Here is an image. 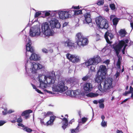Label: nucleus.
I'll return each mask as SVG.
<instances>
[{"label": "nucleus", "mask_w": 133, "mask_h": 133, "mask_svg": "<svg viewBox=\"0 0 133 133\" xmlns=\"http://www.w3.org/2000/svg\"><path fill=\"white\" fill-rule=\"evenodd\" d=\"M60 27L61 25L58 20L53 18L48 22L43 23L41 28L44 35L47 36H52L54 34L52 29L59 28Z\"/></svg>", "instance_id": "f257e3e1"}, {"label": "nucleus", "mask_w": 133, "mask_h": 133, "mask_svg": "<svg viewBox=\"0 0 133 133\" xmlns=\"http://www.w3.org/2000/svg\"><path fill=\"white\" fill-rule=\"evenodd\" d=\"M129 41L128 39H124L120 41L118 44H114L113 45V48L115 50L116 55L118 57V59L117 63L116 66L118 69V71L117 72L114 76V77L116 78H117L119 75V71L120 70V65L121 64V57L118 56L119 52L120 51L122 48L124 46L123 49L122 50V52L123 54H125L124 50L126 46H128V43Z\"/></svg>", "instance_id": "f03ea898"}, {"label": "nucleus", "mask_w": 133, "mask_h": 133, "mask_svg": "<svg viewBox=\"0 0 133 133\" xmlns=\"http://www.w3.org/2000/svg\"><path fill=\"white\" fill-rule=\"evenodd\" d=\"M25 74L26 76L31 77L33 74L35 73L37 70L42 68V65L38 63H31L29 60H26L25 65Z\"/></svg>", "instance_id": "7ed1b4c3"}, {"label": "nucleus", "mask_w": 133, "mask_h": 133, "mask_svg": "<svg viewBox=\"0 0 133 133\" xmlns=\"http://www.w3.org/2000/svg\"><path fill=\"white\" fill-rule=\"evenodd\" d=\"M113 79L110 78L106 79L105 81L103 79L99 83L100 84L98 86V90L97 92L99 91L102 92H104L110 91L113 87Z\"/></svg>", "instance_id": "20e7f679"}, {"label": "nucleus", "mask_w": 133, "mask_h": 133, "mask_svg": "<svg viewBox=\"0 0 133 133\" xmlns=\"http://www.w3.org/2000/svg\"><path fill=\"white\" fill-rule=\"evenodd\" d=\"M101 61V59L100 57L97 55L89 59L83 64L88 67L91 65L89 69L91 72H94L95 71V65L97 64Z\"/></svg>", "instance_id": "39448f33"}, {"label": "nucleus", "mask_w": 133, "mask_h": 133, "mask_svg": "<svg viewBox=\"0 0 133 133\" xmlns=\"http://www.w3.org/2000/svg\"><path fill=\"white\" fill-rule=\"evenodd\" d=\"M107 71V69L105 66L103 65L100 66L96 76V82L99 83L103 79H105Z\"/></svg>", "instance_id": "423d86ee"}, {"label": "nucleus", "mask_w": 133, "mask_h": 133, "mask_svg": "<svg viewBox=\"0 0 133 133\" xmlns=\"http://www.w3.org/2000/svg\"><path fill=\"white\" fill-rule=\"evenodd\" d=\"M76 43L79 47L84 46L88 43V39L85 37L81 32H79L76 34Z\"/></svg>", "instance_id": "0eeeda50"}, {"label": "nucleus", "mask_w": 133, "mask_h": 133, "mask_svg": "<svg viewBox=\"0 0 133 133\" xmlns=\"http://www.w3.org/2000/svg\"><path fill=\"white\" fill-rule=\"evenodd\" d=\"M58 73V72H55L53 71L49 75L45 76L44 82L49 84L54 83L56 78H59L60 76L59 74L57 75Z\"/></svg>", "instance_id": "6e6552de"}, {"label": "nucleus", "mask_w": 133, "mask_h": 133, "mask_svg": "<svg viewBox=\"0 0 133 133\" xmlns=\"http://www.w3.org/2000/svg\"><path fill=\"white\" fill-rule=\"evenodd\" d=\"M66 83L64 81L60 80L58 81L57 84L54 85L52 87L53 91L62 93L66 90L68 88L65 85Z\"/></svg>", "instance_id": "1a4fd4ad"}, {"label": "nucleus", "mask_w": 133, "mask_h": 133, "mask_svg": "<svg viewBox=\"0 0 133 133\" xmlns=\"http://www.w3.org/2000/svg\"><path fill=\"white\" fill-rule=\"evenodd\" d=\"M56 13H57L59 18L62 20H65L71 17V10L64 9L54 11Z\"/></svg>", "instance_id": "9d476101"}, {"label": "nucleus", "mask_w": 133, "mask_h": 133, "mask_svg": "<svg viewBox=\"0 0 133 133\" xmlns=\"http://www.w3.org/2000/svg\"><path fill=\"white\" fill-rule=\"evenodd\" d=\"M96 22L98 26L101 28L107 29L108 28V22L106 19H103L101 17H97Z\"/></svg>", "instance_id": "9b49d317"}, {"label": "nucleus", "mask_w": 133, "mask_h": 133, "mask_svg": "<svg viewBox=\"0 0 133 133\" xmlns=\"http://www.w3.org/2000/svg\"><path fill=\"white\" fill-rule=\"evenodd\" d=\"M39 27L38 26H35L30 28L29 31V35L32 37H38L41 35V33Z\"/></svg>", "instance_id": "f8f14e48"}, {"label": "nucleus", "mask_w": 133, "mask_h": 133, "mask_svg": "<svg viewBox=\"0 0 133 133\" xmlns=\"http://www.w3.org/2000/svg\"><path fill=\"white\" fill-rule=\"evenodd\" d=\"M66 56L68 59L73 63H77L81 61L80 56L76 54H71L68 53L66 55Z\"/></svg>", "instance_id": "ddd939ff"}, {"label": "nucleus", "mask_w": 133, "mask_h": 133, "mask_svg": "<svg viewBox=\"0 0 133 133\" xmlns=\"http://www.w3.org/2000/svg\"><path fill=\"white\" fill-rule=\"evenodd\" d=\"M26 58H28L29 56V53L34 52V49L31 45V42L30 39L29 38H26Z\"/></svg>", "instance_id": "4468645a"}, {"label": "nucleus", "mask_w": 133, "mask_h": 133, "mask_svg": "<svg viewBox=\"0 0 133 133\" xmlns=\"http://www.w3.org/2000/svg\"><path fill=\"white\" fill-rule=\"evenodd\" d=\"M93 87L92 84L90 83H85L83 86V89L85 93H88L92 89Z\"/></svg>", "instance_id": "2eb2a0df"}, {"label": "nucleus", "mask_w": 133, "mask_h": 133, "mask_svg": "<svg viewBox=\"0 0 133 133\" xmlns=\"http://www.w3.org/2000/svg\"><path fill=\"white\" fill-rule=\"evenodd\" d=\"M105 38L107 42L109 44H110L112 42L110 40L113 37V35L111 33L107 32L104 35Z\"/></svg>", "instance_id": "dca6fc26"}, {"label": "nucleus", "mask_w": 133, "mask_h": 133, "mask_svg": "<svg viewBox=\"0 0 133 133\" xmlns=\"http://www.w3.org/2000/svg\"><path fill=\"white\" fill-rule=\"evenodd\" d=\"M39 86L38 87H39L40 88L45 91L48 93L50 94H54L55 93L54 92L52 91H48L47 90L44 89L45 88H46L47 87V83L44 82H42L39 83Z\"/></svg>", "instance_id": "f3484780"}, {"label": "nucleus", "mask_w": 133, "mask_h": 133, "mask_svg": "<svg viewBox=\"0 0 133 133\" xmlns=\"http://www.w3.org/2000/svg\"><path fill=\"white\" fill-rule=\"evenodd\" d=\"M84 16V23H89L91 22V19L90 18L91 15L90 12H87L85 13Z\"/></svg>", "instance_id": "a211bd4d"}, {"label": "nucleus", "mask_w": 133, "mask_h": 133, "mask_svg": "<svg viewBox=\"0 0 133 133\" xmlns=\"http://www.w3.org/2000/svg\"><path fill=\"white\" fill-rule=\"evenodd\" d=\"M62 43L65 46L69 47L74 46V43H72L71 40L68 39L62 42Z\"/></svg>", "instance_id": "6ab92c4d"}, {"label": "nucleus", "mask_w": 133, "mask_h": 133, "mask_svg": "<svg viewBox=\"0 0 133 133\" xmlns=\"http://www.w3.org/2000/svg\"><path fill=\"white\" fill-rule=\"evenodd\" d=\"M30 60H33L35 61L39 60L41 58L40 56L38 55L35 53H32L29 58Z\"/></svg>", "instance_id": "aec40b11"}, {"label": "nucleus", "mask_w": 133, "mask_h": 133, "mask_svg": "<svg viewBox=\"0 0 133 133\" xmlns=\"http://www.w3.org/2000/svg\"><path fill=\"white\" fill-rule=\"evenodd\" d=\"M32 111L30 110H28L24 111L22 114V116H25V118L27 119L30 117L29 114L32 113Z\"/></svg>", "instance_id": "412c9836"}, {"label": "nucleus", "mask_w": 133, "mask_h": 133, "mask_svg": "<svg viewBox=\"0 0 133 133\" xmlns=\"http://www.w3.org/2000/svg\"><path fill=\"white\" fill-rule=\"evenodd\" d=\"M62 122L63 125L62 127L64 130H65L68 124V120L65 118H64L63 119H62Z\"/></svg>", "instance_id": "4be33fe9"}, {"label": "nucleus", "mask_w": 133, "mask_h": 133, "mask_svg": "<svg viewBox=\"0 0 133 133\" xmlns=\"http://www.w3.org/2000/svg\"><path fill=\"white\" fill-rule=\"evenodd\" d=\"M45 77V75L42 74H40L38 75V77L37 78V79L39 83L44 82Z\"/></svg>", "instance_id": "5701e85b"}, {"label": "nucleus", "mask_w": 133, "mask_h": 133, "mask_svg": "<svg viewBox=\"0 0 133 133\" xmlns=\"http://www.w3.org/2000/svg\"><path fill=\"white\" fill-rule=\"evenodd\" d=\"M130 93H131V97L132 99H133V88L131 86L130 87V90L128 91H126L123 94V95L126 96L127 94Z\"/></svg>", "instance_id": "b1692460"}, {"label": "nucleus", "mask_w": 133, "mask_h": 133, "mask_svg": "<svg viewBox=\"0 0 133 133\" xmlns=\"http://www.w3.org/2000/svg\"><path fill=\"white\" fill-rule=\"evenodd\" d=\"M55 117L54 116H51L50 117V119L49 121H48L46 124L47 125H51L53 124L54 121Z\"/></svg>", "instance_id": "393cba45"}, {"label": "nucleus", "mask_w": 133, "mask_h": 133, "mask_svg": "<svg viewBox=\"0 0 133 133\" xmlns=\"http://www.w3.org/2000/svg\"><path fill=\"white\" fill-rule=\"evenodd\" d=\"M72 97H77L80 94L79 90H72Z\"/></svg>", "instance_id": "a878e982"}, {"label": "nucleus", "mask_w": 133, "mask_h": 133, "mask_svg": "<svg viewBox=\"0 0 133 133\" xmlns=\"http://www.w3.org/2000/svg\"><path fill=\"white\" fill-rule=\"evenodd\" d=\"M54 11H42V12L44 13L45 14V16H49L51 14H53L52 15H54L55 14V12Z\"/></svg>", "instance_id": "bb28decb"}, {"label": "nucleus", "mask_w": 133, "mask_h": 133, "mask_svg": "<svg viewBox=\"0 0 133 133\" xmlns=\"http://www.w3.org/2000/svg\"><path fill=\"white\" fill-rule=\"evenodd\" d=\"M102 95V94L100 93H94L91 92L87 94V96L88 97H95L97 96L98 95Z\"/></svg>", "instance_id": "cd10ccee"}, {"label": "nucleus", "mask_w": 133, "mask_h": 133, "mask_svg": "<svg viewBox=\"0 0 133 133\" xmlns=\"http://www.w3.org/2000/svg\"><path fill=\"white\" fill-rule=\"evenodd\" d=\"M52 114L53 112H48L47 113L45 112H43L41 114L42 118H44L45 117L48 116Z\"/></svg>", "instance_id": "c85d7f7f"}, {"label": "nucleus", "mask_w": 133, "mask_h": 133, "mask_svg": "<svg viewBox=\"0 0 133 133\" xmlns=\"http://www.w3.org/2000/svg\"><path fill=\"white\" fill-rule=\"evenodd\" d=\"M75 81V78H68L66 80V82L67 83L66 85H70V84L73 83Z\"/></svg>", "instance_id": "c756f323"}, {"label": "nucleus", "mask_w": 133, "mask_h": 133, "mask_svg": "<svg viewBox=\"0 0 133 133\" xmlns=\"http://www.w3.org/2000/svg\"><path fill=\"white\" fill-rule=\"evenodd\" d=\"M71 14H74L75 15H78V14H81L82 13V10H71Z\"/></svg>", "instance_id": "7c9ffc66"}, {"label": "nucleus", "mask_w": 133, "mask_h": 133, "mask_svg": "<svg viewBox=\"0 0 133 133\" xmlns=\"http://www.w3.org/2000/svg\"><path fill=\"white\" fill-rule=\"evenodd\" d=\"M119 33L121 37H123L126 34L127 32L125 30L121 29L119 31Z\"/></svg>", "instance_id": "2f4dec72"}, {"label": "nucleus", "mask_w": 133, "mask_h": 133, "mask_svg": "<svg viewBox=\"0 0 133 133\" xmlns=\"http://www.w3.org/2000/svg\"><path fill=\"white\" fill-rule=\"evenodd\" d=\"M112 21L114 25H116L118 22V18L116 17L114 18L113 19Z\"/></svg>", "instance_id": "473e14b6"}, {"label": "nucleus", "mask_w": 133, "mask_h": 133, "mask_svg": "<svg viewBox=\"0 0 133 133\" xmlns=\"http://www.w3.org/2000/svg\"><path fill=\"white\" fill-rule=\"evenodd\" d=\"M31 85L32 87H33V88L34 89H35V90L37 91L38 93H40V94H42V92L41 91L39 90V89H37L35 86L33 84H31Z\"/></svg>", "instance_id": "72a5a7b5"}, {"label": "nucleus", "mask_w": 133, "mask_h": 133, "mask_svg": "<svg viewBox=\"0 0 133 133\" xmlns=\"http://www.w3.org/2000/svg\"><path fill=\"white\" fill-rule=\"evenodd\" d=\"M104 3V0H101L98 1L97 3V4L98 5H103Z\"/></svg>", "instance_id": "f704fd0d"}, {"label": "nucleus", "mask_w": 133, "mask_h": 133, "mask_svg": "<svg viewBox=\"0 0 133 133\" xmlns=\"http://www.w3.org/2000/svg\"><path fill=\"white\" fill-rule=\"evenodd\" d=\"M24 130L28 132H30L32 131V129L27 127H25L24 129Z\"/></svg>", "instance_id": "c9c22d12"}, {"label": "nucleus", "mask_w": 133, "mask_h": 133, "mask_svg": "<svg viewBox=\"0 0 133 133\" xmlns=\"http://www.w3.org/2000/svg\"><path fill=\"white\" fill-rule=\"evenodd\" d=\"M101 126L103 127H106L107 126V122L104 121H102L101 123Z\"/></svg>", "instance_id": "e433bc0d"}, {"label": "nucleus", "mask_w": 133, "mask_h": 133, "mask_svg": "<svg viewBox=\"0 0 133 133\" xmlns=\"http://www.w3.org/2000/svg\"><path fill=\"white\" fill-rule=\"evenodd\" d=\"M41 14V11H38L36 12L35 15V17L36 18L38 17Z\"/></svg>", "instance_id": "4c0bfd02"}, {"label": "nucleus", "mask_w": 133, "mask_h": 133, "mask_svg": "<svg viewBox=\"0 0 133 133\" xmlns=\"http://www.w3.org/2000/svg\"><path fill=\"white\" fill-rule=\"evenodd\" d=\"M89 77H90V76L89 75H87L83 77L82 78V79L83 81H85L87 80L89 78Z\"/></svg>", "instance_id": "58836bf2"}, {"label": "nucleus", "mask_w": 133, "mask_h": 133, "mask_svg": "<svg viewBox=\"0 0 133 133\" xmlns=\"http://www.w3.org/2000/svg\"><path fill=\"white\" fill-rule=\"evenodd\" d=\"M72 90H69L66 91V94L67 95L72 97Z\"/></svg>", "instance_id": "ea45409f"}, {"label": "nucleus", "mask_w": 133, "mask_h": 133, "mask_svg": "<svg viewBox=\"0 0 133 133\" xmlns=\"http://www.w3.org/2000/svg\"><path fill=\"white\" fill-rule=\"evenodd\" d=\"M110 7L111 10H114L115 9V6L114 4H111L110 5Z\"/></svg>", "instance_id": "a19ab883"}, {"label": "nucleus", "mask_w": 133, "mask_h": 133, "mask_svg": "<svg viewBox=\"0 0 133 133\" xmlns=\"http://www.w3.org/2000/svg\"><path fill=\"white\" fill-rule=\"evenodd\" d=\"M8 112L7 109L6 108H4V110L2 111V113L4 115H6Z\"/></svg>", "instance_id": "79ce46f5"}, {"label": "nucleus", "mask_w": 133, "mask_h": 133, "mask_svg": "<svg viewBox=\"0 0 133 133\" xmlns=\"http://www.w3.org/2000/svg\"><path fill=\"white\" fill-rule=\"evenodd\" d=\"M42 50L43 52L45 53H48V50L44 48H43Z\"/></svg>", "instance_id": "37998d69"}, {"label": "nucleus", "mask_w": 133, "mask_h": 133, "mask_svg": "<svg viewBox=\"0 0 133 133\" xmlns=\"http://www.w3.org/2000/svg\"><path fill=\"white\" fill-rule=\"evenodd\" d=\"M6 122V121H0V126L3 125Z\"/></svg>", "instance_id": "c03bdc74"}, {"label": "nucleus", "mask_w": 133, "mask_h": 133, "mask_svg": "<svg viewBox=\"0 0 133 133\" xmlns=\"http://www.w3.org/2000/svg\"><path fill=\"white\" fill-rule=\"evenodd\" d=\"M104 99H101L99 100L98 101V102L100 104H103V103L104 102Z\"/></svg>", "instance_id": "a18cd8bd"}, {"label": "nucleus", "mask_w": 133, "mask_h": 133, "mask_svg": "<svg viewBox=\"0 0 133 133\" xmlns=\"http://www.w3.org/2000/svg\"><path fill=\"white\" fill-rule=\"evenodd\" d=\"M99 107L100 108L103 109L104 108V104H100L99 105Z\"/></svg>", "instance_id": "49530a36"}, {"label": "nucleus", "mask_w": 133, "mask_h": 133, "mask_svg": "<svg viewBox=\"0 0 133 133\" xmlns=\"http://www.w3.org/2000/svg\"><path fill=\"white\" fill-rule=\"evenodd\" d=\"M22 121V118H19L17 119V122L18 123L21 122Z\"/></svg>", "instance_id": "de8ad7c7"}, {"label": "nucleus", "mask_w": 133, "mask_h": 133, "mask_svg": "<svg viewBox=\"0 0 133 133\" xmlns=\"http://www.w3.org/2000/svg\"><path fill=\"white\" fill-rule=\"evenodd\" d=\"M110 62V61L108 59L104 61V63L106 64H108Z\"/></svg>", "instance_id": "09e8293b"}, {"label": "nucleus", "mask_w": 133, "mask_h": 133, "mask_svg": "<svg viewBox=\"0 0 133 133\" xmlns=\"http://www.w3.org/2000/svg\"><path fill=\"white\" fill-rule=\"evenodd\" d=\"M72 8L74 9H79V6H73Z\"/></svg>", "instance_id": "8fccbe9b"}, {"label": "nucleus", "mask_w": 133, "mask_h": 133, "mask_svg": "<svg viewBox=\"0 0 133 133\" xmlns=\"http://www.w3.org/2000/svg\"><path fill=\"white\" fill-rule=\"evenodd\" d=\"M8 111V113L10 114L14 112V111L13 110L10 109Z\"/></svg>", "instance_id": "3c124183"}, {"label": "nucleus", "mask_w": 133, "mask_h": 133, "mask_svg": "<svg viewBox=\"0 0 133 133\" xmlns=\"http://www.w3.org/2000/svg\"><path fill=\"white\" fill-rule=\"evenodd\" d=\"M68 24V23L67 22H65L63 24V27L65 26Z\"/></svg>", "instance_id": "603ef678"}, {"label": "nucleus", "mask_w": 133, "mask_h": 133, "mask_svg": "<svg viewBox=\"0 0 133 133\" xmlns=\"http://www.w3.org/2000/svg\"><path fill=\"white\" fill-rule=\"evenodd\" d=\"M114 18H115V16L114 15H111L110 16V19L111 20L112 19L113 20V19H114Z\"/></svg>", "instance_id": "864d4df0"}, {"label": "nucleus", "mask_w": 133, "mask_h": 133, "mask_svg": "<svg viewBox=\"0 0 133 133\" xmlns=\"http://www.w3.org/2000/svg\"><path fill=\"white\" fill-rule=\"evenodd\" d=\"M116 133H123L122 131L121 130H117L116 131Z\"/></svg>", "instance_id": "5fc2aeb1"}, {"label": "nucleus", "mask_w": 133, "mask_h": 133, "mask_svg": "<svg viewBox=\"0 0 133 133\" xmlns=\"http://www.w3.org/2000/svg\"><path fill=\"white\" fill-rule=\"evenodd\" d=\"M18 125L19 126H21L22 127H24V126L23 124H21V123H18Z\"/></svg>", "instance_id": "6e6d98bb"}, {"label": "nucleus", "mask_w": 133, "mask_h": 133, "mask_svg": "<svg viewBox=\"0 0 133 133\" xmlns=\"http://www.w3.org/2000/svg\"><path fill=\"white\" fill-rule=\"evenodd\" d=\"M104 10L106 12H107L109 11V9L108 8V7H105L104 8Z\"/></svg>", "instance_id": "4d7b16f0"}, {"label": "nucleus", "mask_w": 133, "mask_h": 133, "mask_svg": "<svg viewBox=\"0 0 133 133\" xmlns=\"http://www.w3.org/2000/svg\"><path fill=\"white\" fill-rule=\"evenodd\" d=\"M93 102L94 104H98V102L97 100H95L93 101Z\"/></svg>", "instance_id": "13d9d810"}, {"label": "nucleus", "mask_w": 133, "mask_h": 133, "mask_svg": "<svg viewBox=\"0 0 133 133\" xmlns=\"http://www.w3.org/2000/svg\"><path fill=\"white\" fill-rule=\"evenodd\" d=\"M40 122L41 124H44V123L43 120L41 118L40 119Z\"/></svg>", "instance_id": "bf43d9fd"}, {"label": "nucleus", "mask_w": 133, "mask_h": 133, "mask_svg": "<svg viewBox=\"0 0 133 133\" xmlns=\"http://www.w3.org/2000/svg\"><path fill=\"white\" fill-rule=\"evenodd\" d=\"M130 24L132 28V30H132L133 28V22H131Z\"/></svg>", "instance_id": "052dcab7"}, {"label": "nucleus", "mask_w": 133, "mask_h": 133, "mask_svg": "<svg viewBox=\"0 0 133 133\" xmlns=\"http://www.w3.org/2000/svg\"><path fill=\"white\" fill-rule=\"evenodd\" d=\"M74 122V119H72L69 122V123L71 124L73 122Z\"/></svg>", "instance_id": "680f3d73"}, {"label": "nucleus", "mask_w": 133, "mask_h": 133, "mask_svg": "<svg viewBox=\"0 0 133 133\" xmlns=\"http://www.w3.org/2000/svg\"><path fill=\"white\" fill-rule=\"evenodd\" d=\"M101 118L102 119V121H104L105 117L104 115H102Z\"/></svg>", "instance_id": "e2e57ef3"}, {"label": "nucleus", "mask_w": 133, "mask_h": 133, "mask_svg": "<svg viewBox=\"0 0 133 133\" xmlns=\"http://www.w3.org/2000/svg\"><path fill=\"white\" fill-rule=\"evenodd\" d=\"M97 37L98 38V39H97V41L98 40L100 39V36L99 35L97 34Z\"/></svg>", "instance_id": "0e129e2a"}, {"label": "nucleus", "mask_w": 133, "mask_h": 133, "mask_svg": "<svg viewBox=\"0 0 133 133\" xmlns=\"http://www.w3.org/2000/svg\"><path fill=\"white\" fill-rule=\"evenodd\" d=\"M11 122L13 123H15L16 122V121L15 120H14L12 121H11Z\"/></svg>", "instance_id": "69168bd1"}, {"label": "nucleus", "mask_w": 133, "mask_h": 133, "mask_svg": "<svg viewBox=\"0 0 133 133\" xmlns=\"http://www.w3.org/2000/svg\"><path fill=\"white\" fill-rule=\"evenodd\" d=\"M78 114L80 117H81V111H78Z\"/></svg>", "instance_id": "338daca9"}, {"label": "nucleus", "mask_w": 133, "mask_h": 133, "mask_svg": "<svg viewBox=\"0 0 133 133\" xmlns=\"http://www.w3.org/2000/svg\"><path fill=\"white\" fill-rule=\"evenodd\" d=\"M128 100V99H126L123 101V102H125Z\"/></svg>", "instance_id": "774afa93"}]
</instances>
